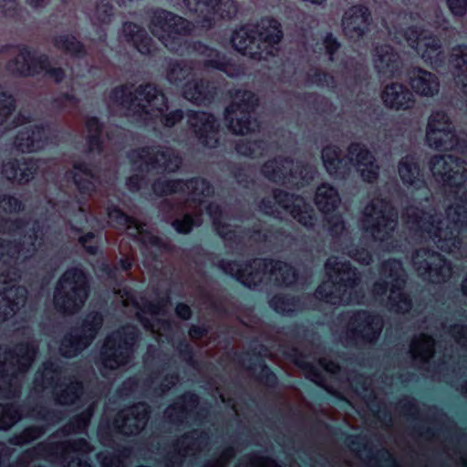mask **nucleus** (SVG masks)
Segmentation results:
<instances>
[{
	"label": "nucleus",
	"mask_w": 467,
	"mask_h": 467,
	"mask_svg": "<svg viewBox=\"0 0 467 467\" xmlns=\"http://www.w3.org/2000/svg\"><path fill=\"white\" fill-rule=\"evenodd\" d=\"M150 24L162 32L160 39L171 52L180 56L203 57L205 68L228 74L233 64L224 53L201 40H189L184 37L192 32L191 23L186 18L166 9H158L154 12Z\"/></svg>",
	"instance_id": "nucleus-1"
},
{
	"label": "nucleus",
	"mask_w": 467,
	"mask_h": 467,
	"mask_svg": "<svg viewBox=\"0 0 467 467\" xmlns=\"http://www.w3.org/2000/svg\"><path fill=\"white\" fill-rule=\"evenodd\" d=\"M447 226L442 229L434 214L419 206H411L402 213L405 224L415 233L427 234L435 242L438 249L450 253L460 248L467 235V208L462 204L450 206L446 210Z\"/></svg>",
	"instance_id": "nucleus-2"
},
{
	"label": "nucleus",
	"mask_w": 467,
	"mask_h": 467,
	"mask_svg": "<svg viewBox=\"0 0 467 467\" xmlns=\"http://www.w3.org/2000/svg\"><path fill=\"white\" fill-rule=\"evenodd\" d=\"M109 99L117 105L132 110L139 118L150 115L151 110L158 112L160 122L164 128H173L184 119L182 109H169V99L163 90L156 84L141 83L132 92L127 84L119 85L109 92Z\"/></svg>",
	"instance_id": "nucleus-3"
},
{
	"label": "nucleus",
	"mask_w": 467,
	"mask_h": 467,
	"mask_svg": "<svg viewBox=\"0 0 467 467\" xmlns=\"http://www.w3.org/2000/svg\"><path fill=\"white\" fill-rule=\"evenodd\" d=\"M272 266V273L279 274L275 283L285 287L294 285L299 273L290 263L272 258H254L244 262L238 260L221 259L218 267L226 275H231L244 287L255 288L261 283L259 273Z\"/></svg>",
	"instance_id": "nucleus-4"
},
{
	"label": "nucleus",
	"mask_w": 467,
	"mask_h": 467,
	"mask_svg": "<svg viewBox=\"0 0 467 467\" xmlns=\"http://www.w3.org/2000/svg\"><path fill=\"white\" fill-rule=\"evenodd\" d=\"M348 162L341 158V150L334 144L324 146L321 159L327 172L333 178L345 179L350 172L349 164L360 169V176L367 183L375 182L379 176V165L375 155L361 142H350L347 149Z\"/></svg>",
	"instance_id": "nucleus-5"
},
{
	"label": "nucleus",
	"mask_w": 467,
	"mask_h": 467,
	"mask_svg": "<svg viewBox=\"0 0 467 467\" xmlns=\"http://www.w3.org/2000/svg\"><path fill=\"white\" fill-rule=\"evenodd\" d=\"M140 328L131 323L120 326L109 333L103 341L96 365L102 375L128 365L140 338Z\"/></svg>",
	"instance_id": "nucleus-6"
},
{
	"label": "nucleus",
	"mask_w": 467,
	"mask_h": 467,
	"mask_svg": "<svg viewBox=\"0 0 467 467\" xmlns=\"http://www.w3.org/2000/svg\"><path fill=\"white\" fill-rule=\"evenodd\" d=\"M90 294V279L81 266L67 268L59 277L54 291L55 309L65 316L78 313Z\"/></svg>",
	"instance_id": "nucleus-7"
},
{
	"label": "nucleus",
	"mask_w": 467,
	"mask_h": 467,
	"mask_svg": "<svg viewBox=\"0 0 467 467\" xmlns=\"http://www.w3.org/2000/svg\"><path fill=\"white\" fill-rule=\"evenodd\" d=\"M18 51V54L9 59L5 66V70L16 78H30L45 72V75L60 84L66 78V71L60 67H52L49 57L46 54H37L36 50L26 44L10 46Z\"/></svg>",
	"instance_id": "nucleus-8"
},
{
	"label": "nucleus",
	"mask_w": 467,
	"mask_h": 467,
	"mask_svg": "<svg viewBox=\"0 0 467 467\" xmlns=\"http://www.w3.org/2000/svg\"><path fill=\"white\" fill-rule=\"evenodd\" d=\"M102 324L103 317L99 312H89L79 325L63 336L59 345L60 355L66 358L78 357L91 345Z\"/></svg>",
	"instance_id": "nucleus-9"
},
{
	"label": "nucleus",
	"mask_w": 467,
	"mask_h": 467,
	"mask_svg": "<svg viewBox=\"0 0 467 467\" xmlns=\"http://www.w3.org/2000/svg\"><path fill=\"white\" fill-rule=\"evenodd\" d=\"M128 158L132 165H136L139 161L144 162L145 168L138 166L137 170L155 171L160 174L176 173L182 165V158L170 147H140L130 151Z\"/></svg>",
	"instance_id": "nucleus-10"
},
{
	"label": "nucleus",
	"mask_w": 467,
	"mask_h": 467,
	"mask_svg": "<svg viewBox=\"0 0 467 467\" xmlns=\"http://www.w3.org/2000/svg\"><path fill=\"white\" fill-rule=\"evenodd\" d=\"M364 229L375 240L388 241L392 237L398 223V212L385 198H379L367 205Z\"/></svg>",
	"instance_id": "nucleus-11"
},
{
	"label": "nucleus",
	"mask_w": 467,
	"mask_h": 467,
	"mask_svg": "<svg viewBox=\"0 0 467 467\" xmlns=\"http://www.w3.org/2000/svg\"><path fill=\"white\" fill-rule=\"evenodd\" d=\"M402 264L400 260L392 258L382 262L380 274L390 279H379L373 284V292L376 295H386L389 288L392 294L399 291L398 301L390 298V305L397 312L409 311L412 307L411 297L401 292L406 285V276L402 274Z\"/></svg>",
	"instance_id": "nucleus-12"
},
{
	"label": "nucleus",
	"mask_w": 467,
	"mask_h": 467,
	"mask_svg": "<svg viewBox=\"0 0 467 467\" xmlns=\"http://www.w3.org/2000/svg\"><path fill=\"white\" fill-rule=\"evenodd\" d=\"M153 193L164 197L175 193H184L186 191L192 195L193 202H201L200 197L212 196L214 193L213 184L205 178L192 177L189 179H167L159 177L151 184Z\"/></svg>",
	"instance_id": "nucleus-13"
},
{
	"label": "nucleus",
	"mask_w": 467,
	"mask_h": 467,
	"mask_svg": "<svg viewBox=\"0 0 467 467\" xmlns=\"http://www.w3.org/2000/svg\"><path fill=\"white\" fill-rule=\"evenodd\" d=\"M293 163L294 160L291 157H275L262 165L261 172L268 181L275 183L284 182L288 177H299L303 184H310L316 177V169L303 161L296 162L295 169L287 167Z\"/></svg>",
	"instance_id": "nucleus-14"
},
{
	"label": "nucleus",
	"mask_w": 467,
	"mask_h": 467,
	"mask_svg": "<svg viewBox=\"0 0 467 467\" xmlns=\"http://www.w3.org/2000/svg\"><path fill=\"white\" fill-rule=\"evenodd\" d=\"M348 343L356 345L357 339H360L364 343H376L383 329L382 317L368 309L353 310L348 318Z\"/></svg>",
	"instance_id": "nucleus-15"
},
{
	"label": "nucleus",
	"mask_w": 467,
	"mask_h": 467,
	"mask_svg": "<svg viewBox=\"0 0 467 467\" xmlns=\"http://www.w3.org/2000/svg\"><path fill=\"white\" fill-rule=\"evenodd\" d=\"M187 118L193 136L202 147L215 149L219 146L220 122L214 114L204 110L189 109Z\"/></svg>",
	"instance_id": "nucleus-16"
},
{
	"label": "nucleus",
	"mask_w": 467,
	"mask_h": 467,
	"mask_svg": "<svg viewBox=\"0 0 467 467\" xmlns=\"http://www.w3.org/2000/svg\"><path fill=\"white\" fill-rule=\"evenodd\" d=\"M184 2L208 26H213L217 18L233 19L238 10L234 0H184Z\"/></svg>",
	"instance_id": "nucleus-17"
},
{
	"label": "nucleus",
	"mask_w": 467,
	"mask_h": 467,
	"mask_svg": "<svg viewBox=\"0 0 467 467\" xmlns=\"http://www.w3.org/2000/svg\"><path fill=\"white\" fill-rule=\"evenodd\" d=\"M371 22V11L367 5H353L342 16V32L348 40L356 43L369 32Z\"/></svg>",
	"instance_id": "nucleus-18"
},
{
	"label": "nucleus",
	"mask_w": 467,
	"mask_h": 467,
	"mask_svg": "<svg viewBox=\"0 0 467 467\" xmlns=\"http://www.w3.org/2000/svg\"><path fill=\"white\" fill-rule=\"evenodd\" d=\"M455 127L445 110H435L429 117L426 138L437 150L446 148L447 141L454 136Z\"/></svg>",
	"instance_id": "nucleus-19"
},
{
	"label": "nucleus",
	"mask_w": 467,
	"mask_h": 467,
	"mask_svg": "<svg viewBox=\"0 0 467 467\" xmlns=\"http://www.w3.org/2000/svg\"><path fill=\"white\" fill-rule=\"evenodd\" d=\"M182 95L196 106H208L215 100L218 88L208 79L192 77L182 85Z\"/></svg>",
	"instance_id": "nucleus-20"
},
{
	"label": "nucleus",
	"mask_w": 467,
	"mask_h": 467,
	"mask_svg": "<svg viewBox=\"0 0 467 467\" xmlns=\"http://www.w3.org/2000/svg\"><path fill=\"white\" fill-rule=\"evenodd\" d=\"M39 169L38 160L33 157L14 158L3 165V174L7 181L20 185L28 184Z\"/></svg>",
	"instance_id": "nucleus-21"
},
{
	"label": "nucleus",
	"mask_w": 467,
	"mask_h": 467,
	"mask_svg": "<svg viewBox=\"0 0 467 467\" xmlns=\"http://www.w3.org/2000/svg\"><path fill=\"white\" fill-rule=\"evenodd\" d=\"M297 368L302 369L306 377L314 382L317 386L323 388L328 394L340 400H347V399L337 389L331 386L325 384V376L319 368L312 363L306 360V356L300 351L297 348H292L290 352L285 354Z\"/></svg>",
	"instance_id": "nucleus-22"
},
{
	"label": "nucleus",
	"mask_w": 467,
	"mask_h": 467,
	"mask_svg": "<svg viewBox=\"0 0 467 467\" xmlns=\"http://www.w3.org/2000/svg\"><path fill=\"white\" fill-rule=\"evenodd\" d=\"M373 63L380 76L392 78L400 74V57L394 47L389 44L379 45L375 47Z\"/></svg>",
	"instance_id": "nucleus-23"
},
{
	"label": "nucleus",
	"mask_w": 467,
	"mask_h": 467,
	"mask_svg": "<svg viewBox=\"0 0 467 467\" xmlns=\"http://www.w3.org/2000/svg\"><path fill=\"white\" fill-rule=\"evenodd\" d=\"M120 33L124 41L143 56L152 55L156 49L154 41L146 29L135 22L124 21Z\"/></svg>",
	"instance_id": "nucleus-24"
},
{
	"label": "nucleus",
	"mask_w": 467,
	"mask_h": 467,
	"mask_svg": "<svg viewBox=\"0 0 467 467\" xmlns=\"http://www.w3.org/2000/svg\"><path fill=\"white\" fill-rule=\"evenodd\" d=\"M327 273L337 275L335 284L340 287L353 289L357 287L361 280L358 269L349 261H339L337 258L328 259L325 264Z\"/></svg>",
	"instance_id": "nucleus-25"
},
{
	"label": "nucleus",
	"mask_w": 467,
	"mask_h": 467,
	"mask_svg": "<svg viewBox=\"0 0 467 467\" xmlns=\"http://www.w3.org/2000/svg\"><path fill=\"white\" fill-rule=\"evenodd\" d=\"M384 106L393 110H406L412 107L414 96L408 88L399 82H392L384 87L381 92Z\"/></svg>",
	"instance_id": "nucleus-26"
},
{
	"label": "nucleus",
	"mask_w": 467,
	"mask_h": 467,
	"mask_svg": "<svg viewBox=\"0 0 467 467\" xmlns=\"http://www.w3.org/2000/svg\"><path fill=\"white\" fill-rule=\"evenodd\" d=\"M408 83L420 96L433 97L439 92L440 82L437 76L420 67H414L408 72Z\"/></svg>",
	"instance_id": "nucleus-27"
},
{
	"label": "nucleus",
	"mask_w": 467,
	"mask_h": 467,
	"mask_svg": "<svg viewBox=\"0 0 467 467\" xmlns=\"http://www.w3.org/2000/svg\"><path fill=\"white\" fill-rule=\"evenodd\" d=\"M47 141L45 128L36 124L20 130L16 137V148L25 153L37 152L44 149Z\"/></svg>",
	"instance_id": "nucleus-28"
},
{
	"label": "nucleus",
	"mask_w": 467,
	"mask_h": 467,
	"mask_svg": "<svg viewBox=\"0 0 467 467\" xmlns=\"http://www.w3.org/2000/svg\"><path fill=\"white\" fill-rule=\"evenodd\" d=\"M232 102L223 109V119L230 115L240 113H253L259 105L258 96L248 89L235 88L230 91Z\"/></svg>",
	"instance_id": "nucleus-29"
},
{
	"label": "nucleus",
	"mask_w": 467,
	"mask_h": 467,
	"mask_svg": "<svg viewBox=\"0 0 467 467\" xmlns=\"http://www.w3.org/2000/svg\"><path fill=\"white\" fill-rule=\"evenodd\" d=\"M441 177L445 186L455 190L461 188L467 179L464 161L451 155L442 159Z\"/></svg>",
	"instance_id": "nucleus-30"
},
{
	"label": "nucleus",
	"mask_w": 467,
	"mask_h": 467,
	"mask_svg": "<svg viewBox=\"0 0 467 467\" xmlns=\"http://www.w3.org/2000/svg\"><path fill=\"white\" fill-rule=\"evenodd\" d=\"M398 173L401 182L407 188L420 189L424 182L421 179L420 164L414 155L407 154L399 161Z\"/></svg>",
	"instance_id": "nucleus-31"
},
{
	"label": "nucleus",
	"mask_w": 467,
	"mask_h": 467,
	"mask_svg": "<svg viewBox=\"0 0 467 467\" xmlns=\"http://www.w3.org/2000/svg\"><path fill=\"white\" fill-rule=\"evenodd\" d=\"M257 42L268 46L278 44L283 38V30L280 22L272 16L262 17L254 26Z\"/></svg>",
	"instance_id": "nucleus-32"
},
{
	"label": "nucleus",
	"mask_w": 467,
	"mask_h": 467,
	"mask_svg": "<svg viewBox=\"0 0 467 467\" xmlns=\"http://www.w3.org/2000/svg\"><path fill=\"white\" fill-rule=\"evenodd\" d=\"M36 347L29 341H21L14 348H6L5 357L8 358H16V367L19 373H26L31 368L36 355Z\"/></svg>",
	"instance_id": "nucleus-33"
},
{
	"label": "nucleus",
	"mask_w": 467,
	"mask_h": 467,
	"mask_svg": "<svg viewBox=\"0 0 467 467\" xmlns=\"http://www.w3.org/2000/svg\"><path fill=\"white\" fill-rule=\"evenodd\" d=\"M314 201L319 212L328 215L337 209L341 199L335 186L328 182H322L317 188Z\"/></svg>",
	"instance_id": "nucleus-34"
},
{
	"label": "nucleus",
	"mask_w": 467,
	"mask_h": 467,
	"mask_svg": "<svg viewBox=\"0 0 467 467\" xmlns=\"http://www.w3.org/2000/svg\"><path fill=\"white\" fill-rule=\"evenodd\" d=\"M255 34L254 26H242L234 30L232 35L231 42L233 47L244 56H252L254 48L259 47Z\"/></svg>",
	"instance_id": "nucleus-35"
},
{
	"label": "nucleus",
	"mask_w": 467,
	"mask_h": 467,
	"mask_svg": "<svg viewBox=\"0 0 467 467\" xmlns=\"http://www.w3.org/2000/svg\"><path fill=\"white\" fill-rule=\"evenodd\" d=\"M4 304L0 306V320L5 321L17 313L26 300V290L24 287H15L8 290V295L3 296Z\"/></svg>",
	"instance_id": "nucleus-36"
},
{
	"label": "nucleus",
	"mask_w": 467,
	"mask_h": 467,
	"mask_svg": "<svg viewBox=\"0 0 467 467\" xmlns=\"http://www.w3.org/2000/svg\"><path fill=\"white\" fill-rule=\"evenodd\" d=\"M85 126L88 132L86 138L88 152L100 154L103 150V122L97 116H91L86 119Z\"/></svg>",
	"instance_id": "nucleus-37"
},
{
	"label": "nucleus",
	"mask_w": 467,
	"mask_h": 467,
	"mask_svg": "<svg viewBox=\"0 0 467 467\" xmlns=\"http://www.w3.org/2000/svg\"><path fill=\"white\" fill-rule=\"evenodd\" d=\"M53 45L58 50H61L73 57L83 58L87 55L85 45L71 34H61L55 36L53 39Z\"/></svg>",
	"instance_id": "nucleus-38"
},
{
	"label": "nucleus",
	"mask_w": 467,
	"mask_h": 467,
	"mask_svg": "<svg viewBox=\"0 0 467 467\" xmlns=\"http://www.w3.org/2000/svg\"><path fill=\"white\" fill-rule=\"evenodd\" d=\"M420 18L427 26L435 30L446 31L451 26L450 21L445 16L443 10L437 4H431L423 9Z\"/></svg>",
	"instance_id": "nucleus-39"
},
{
	"label": "nucleus",
	"mask_w": 467,
	"mask_h": 467,
	"mask_svg": "<svg viewBox=\"0 0 467 467\" xmlns=\"http://www.w3.org/2000/svg\"><path fill=\"white\" fill-rule=\"evenodd\" d=\"M105 210L114 228L125 229L137 226L136 219L123 212L113 201H107Z\"/></svg>",
	"instance_id": "nucleus-40"
},
{
	"label": "nucleus",
	"mask_w": 467,
	"mask_h": 467,
	"mask_svg": "<svg viewBox=\"0 0 467 467\" xmlns=\"http://www.w3.org/2000/svg\"><path fill=\"white\" fill-rule=\"evenodd\" d=\"M299 301V297L295 295L279 293L269 298L268 305L276 314L291 317Z\"/></svg>",
	"instance_id": "nucleus-41"
},
{
	"label": "nucleus",
	"mask_w": 467,
	"mask_h": 467,
	"mask_svg": "<svg viewBox=\"0 0 467 467\" xmlns=\"http://www.w3.org/2000/svg\"><path fill=\"white\" fill-rule=\"evenodd\" d=\"M249 361L251 369L257 364L259 365L260 372L257 375V379L261 384L269 389H275L278 386L279 379L276 373L261 358L259 353L253 352Z\"/></svg>",
	"instance_id": "nucleus-42"
},
{
	"label": "nucleus",
	"mask_w": 467,
	"mask_h": 467,
	"mask_svg": "<svg viewBox=\"0 0 467 467\" xmlns=\"http://www.w3.org/2000/svg\"><path fill=\"white\" fill-rule=\"evenodd\" d=\"M268 148L267 141L265 140H239L236 141L234 150L237 154L250 158L256 159L263 157Z\"/></svg>",
	"instance_id": "nucleus-43"
},
{
	"label": "nucleus",
	"mask_w": 467,
	"mask_h": 467,
	"mask_svg": "<svg viewBox=\"0 0 467 467\" xmlns=\"http://www.w3.org/2000/svg\"><path fill=\"white\" fill-rule=\"evenodd\" d=\"M248 231L252 234V236H257L262 241H267L270 236H273L275 238L284 237L287 239L289 243L295 244L305 240L306 237L305 234H302L300 239H298L293 234H288L282 227H274L273 225L265 229L261 228L259 225H254L249 228Z\"/></svg>",
	"instance_id": "nucleus-44"
},
{
	"label": "nucleus",
	"mask_w": 467,
	"mask_h": 467,
	"mask_svg": "<svg viewBox=\"0 0 467 467\" xmlns=\"http://www.w3.org/2000/svg\"><path fill=\"white\" fill-rule=\"evenodd\" d=\"M192 75V69L184 62L175 61L170 65L167 69V80L182 89L187 80H190V77Z\"/></svg>",
	"instance_id": "nucleus-45"
},
{
	"label": "nucleus",
	"mask_w": 467,
	"mask_h": 467,
	"mask_svg": "<svg viewBox=\"0 0 467 467\" xmlns=\"http://www.w3.org/2000/svg\"><path fill=\"white\" fill-rule=\"evenodd\" d=\"M84 393V384L80 380L71 381L66 389L56 393V402L61 405L76 404Z\"/></svg>",
	"instance_id": "nucleus-46"
},
{
	"label": "nucleus",
	"mask_w": 467,
	"mask_h": 467,
	"mask_svg": "<svg viewBox=\"0 0 467 467\" xmlns=\"http://www.w3.org/2000/svg\"><path fill=\"white\" fill-rule=\"evenodd\" d=\"M239 118L234 115L228 116L223 119L227 129L235 135H246L254 131L252 113H240Z\"/></svg>",
	"instance_id": "nucleus-47"
},
{
	"label": "nucleus",
	"mask_w": 467,
	"mask_h": 467,
	"mask_svg": "<svg viewBox=\"0 0 467 467\" xmlns=\"http://www.w3.org/2000/svg\"><path fill=\"white\" fill-rule=\"evenodd\" d=\"M364 114L369 121V128L377 130L378 132L387 131L388 123L386 121V113L380 106L370 104L365 109Z\"/></svg>",
	"instance_id": "nucleus-48"
},
{
	"label": "nucleus",
	"mask_w": 467,
	"mask_h": 467,
	"mask_svg": "<svg viewBox=\"0 0 467 467\" xmlns=\"http://www.w3.org/2000/svg\"><path fill=\"white\" fill-rule=\"evenodd\" d=\"M46 431L47 428L44 425H30L26 427L19 434L11 437L9 443L16 446L29 444L44 435Z\"/></svg>",
	"instance_id": "nucleus-49"
},
{
	"label": "nucleus",
	"mask_w": 467,
	"mask_h": 467,
	"mask_svg": "<svg viewBox=\"0 0 467 467\" xmlns=\"http://www.w3.org/2000/svg\"><path fill=\"white\" fill-rule=\"evenodd\" d=\"M21 419L19 407L14 403H0V430L7 431Z\"/></svg>",
	"instance_id": "nucleus-50"
},
{
	"label": "nucleus",
	"mask_w": 467,
	"mask_h": 467,
	"mask_svg": "<svg viewBox=\"0 0 467 467\" xmlns=\"http://www.w3.org/2000/svg\"><path fill=\"white\" fill-rule=\"evenodd\" d=\"M441 38L437 35L425 33L417 52H421L422 57L431 59L434 54H441Z\"/></svg>",
	"instance_id": "nucleus-51"
},
{
	"label": "nucleus",
	"mask_w": 467,
	"mask_h": 467,
	"mask_svg": "<svg viewBox=\"0 0 467 467\" xmlns=\"http://www.w3.org/2000/svg\"><path fill=\"white\" fill-rule=\"evenodd\" d=\"M424 272L428 274L433 281H445L451 274V266L447 265V260L441 256L436 263L423 262Z\"/></svg>",
	"instance_id": "nucleus-52"
},
{
	"label": "nucleus",
	"mask_w": 467,
	"mask_h": 467,
	"mask_svg": "<svg viewBox=\"0 0 467 467\" xmlns=\"http://www.w3.org/2000/svg\"><path fill=\"white\" fill-rule=\"evenodd\" d=\"M449 62L451 67L458 75L467 72V45L455 46L450 55Z\"/></svg>",
	"instance_id": "nucleus-53"
},
{
	"label": "nucleus",
	"mask_w": 467,
	"mask_h": 467,
	"mask_svg": "<svg viewBox=\"0 0 467 467\" xmlns=\"http://www.w3.org/2000/svg\"><path fill=\"white\" fill-rule=\"evenodd\" d=\"M16 108L15 97L6 90H0V127L7 121Z\"/></svg>",
	"instance_id": "nucleus-54"
},
{
	"label": "nucleus",
	"mask_w": 467,
	"mask_h": 467,
	"mask_svg": "<svg viewBox=\"0 0 467 467\" xmlns=\"http://www.w3.org/2000/svg\"><path fill=\"white\" fill-rule=\"evenodd\" d=\"M196 217L192 213H184L182 218L174 219L171 222V227L179 234H189L193 230L194 226L199 225Z\"/></svg>",
	"instance_id": "nucleus-55"
},
{
	"label": "nucleus",
	"mask_w": 467,
	"mask_h": 467,
	"mask_svg": "<svg viewBox=\"0 0 467 467\" xmlns=\"http://www.w3.org/2000/svg\"><path fill=\"white\" fill-rule=\"evenodd\" d=\"M291 213L306 229L314 228L317 218L312 209H302L299 205H294Z\"/></svg>",
	"instance_id": "nucleus-56"
},
{
	"label": "nucleus",
	"mask_w": 467,
	"mask_h": 467,
	"mask_svg": "<svg viewBox=\"0 0 467 467\" xmlns=\"http://www.w3.org/2000/svg\"><path fill=\"white\" fill-rule=\"evenodd\" d=\"M285 329V334L294 338L310 340L317 336V331L298 322L288 325Z\"/></svg>",
	"instance_id": "nucleus-57"
},
{
	"label": "nucleus",
	"mask_w": 467,
	"mask_h": 467,
	"mask_svg": "<svg viewBox=\"0 0 467 467\" xmlns=\"http://www.w3.org/2000/svg\"><path fill=\"white\" fill-rule=\"evenodd\" d=\"M0 207L5 213H18L25 210L24 202L19 198L8 193L0 196Z\"/></svg>",
	"instance_id": "nucleus-58"
},
{
	"label": "nucleus",
	"mask_w": 467,
	"mask_h": 467,
	"mask_svg": "<svg viewBox=\"0 0 467 467\" xmlns=\"http://www.w3.org/2000/svg\"><path fill=\"white\" fill-rule=\"evenodd\" d=\"M27 226V222L24 218H7L0 216V232L1 233H22Z\"/></svg>",
	"instance_id": "nucleus-59"
},
{
	"label": "nucleus",
	"mask_w": 467,
	"mask_h": 467,
	"mask_svg": "<svg viewBox=\"0 0 467 467\" xmlns=\"http://www.w3.org/2000/svg\"><path fill=\"white\" fill-rule=\"evenodd\" d=\"M317 424L325 428L326 430L332 431V433L336 436L344 437L345 442L348 446H358L359 447L361 445V443L359 441L360 438L358 436L350 434L348 431H343L340 427L332 426L331 424H329L324 420H317Z\"/></svg>",
	"instance_id": "nucleus-60"
},
{
	"label": "nucleus",
	"mask_w": 467,
	"mask_h": 467,
	"mask_svg": "<svg viewBox=\"0 0 467 467\" xmlns=\"http://www.w3.org/2000/svg\"><path fill=\"white\" fill-rule=\"evenodd\" d=\"M325 216V223L329 234L333 237H338L345 230V222L339 213H329Z\"/></svg>",
	"instance_id": "nucleus-61"
},
{
	"label": "nucleus",
	"mask_w": 467,
	"mask_h": 467,
	"mask_svg": "<svg viewBox=\"0 0 467 467\" xmlns=\"http://www.w3.org/2000/svg\"><path fill=\"white\" fill-rule=\"evenodd\" d=\"M425 33L426 31L422 26L412 25L405 28L404 37L410 47L414 48L415 50H418Z\"/></svg>",
	"instance_id": "nucleus-62"
},
{
	"label": "nucleus",
	"mask_w": 467,
	"mask_h": 467,
	"mask_svg": "<svg viewBox=\"0 0 467 467\" xmlns=\"http://www.w3.org/2000/svg\"><path fill=\"white\" fill-rule=\"evenodd\" d=\"M130 415L139 422L145 424L151 413V408L146 401H139L130 407Z\"/></svg>",
	"instance_id": "nucleus-63"
},
{
	"label": "nucleus",
	"mask_w": 467,
	"mask_h": 467,
	"mask_svg": "<svg viewBox=\"0 0 467 467\" xmlns=\"http://www.w3.org/2000/svg\"><path fill=\"white\" fill-rule=\"evenodd\" d=\"M113 5L107 0L100 1L96 7L97 19L105 25H109L113 17Z\"/></svg>",
	"instance_id": "nucleus-64"
}]
</instances>
